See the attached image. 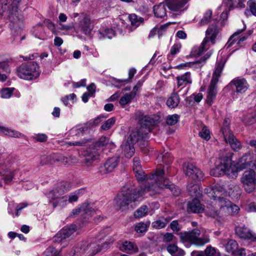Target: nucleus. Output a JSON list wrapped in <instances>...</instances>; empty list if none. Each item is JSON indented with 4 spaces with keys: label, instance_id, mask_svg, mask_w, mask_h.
Masks as SVG:
<instances>
[{
    "label": "nucleus",
    "instance_id": "obj_50",
    "mask_svg": "<svg viewBox=\"0 0 256 256\" xmlns=\"http://www.w3.org/2000/svg\"><path fill=\"white\" fill-rule=\"evenodd\" d=\"M58 160L60 162L64 164H71L72 163L76 162V158L74 156H70L66 157L64 156H60Z\"/></svg>",
    "mask_w": 256,
    "mask_h": 256
},
{
    "label": "nucleus",
    "instance_id": "obj_10",
    "mask_svg": "<svg viewBox=\"0 0 256 256\" xmlns=\"http://www.w3.org/2000/svg\"><path fill=\"white\" fill-rule=\"evenodd\" d=\"M200 231L198 228H194L190 232H181L180 238L182 242H188L198 246H202L210 241L208 235L204 234L200 237Z\"/></svg>",
    "mask_w": 256,
    "mask_h": 256
},
{
    "label": "nucleus",
    "instance_id": "obj_51",
    "mask_svg": "<svg viewBox=\"0 0 256 256\" xmlns=\"http://www.w3.org/2000/svg\"><path fill=\"white\" fill-rule=\"evenodd\" d=\"M104 117L102 116H99L96 118L90 120L89 122L85 124L88 126V130L90 128L98 126L102 121Z\"/></svg>",
    "mask_w": 256,
    "mask_h": 256
},
{
    "label": "nucleus",
    "instance_id": "obj_14",
    "mask_svg": "<svg viewBox=\"0 0 256 256\" xmlns=\"http://www.w3.org/2000/svg\"><path fill=\"white\" fill-rule=\"evenodd\" d=\"M241 180L247 192L250 193L252 192L254 189V184H256V172L253 170L245 171Z\"/></svg>",
    "mask_w": 256,
    "mask_h": 256
},
{
    "label": "nucleus",
    "instance_id": "obj_27",
    "mask_svg": "<svg viewBox=\"0 0 256 256\" xmlns=\"http://www.w3.org/2000/svg\"><path fill=\"white\" fill-rule=\"evenodd\" d=\"M212 52L211 51L208 52L200 60H196L194 62H187L185 64H180L178 66V68H183L184 66L192 67L194 65L196 64L197 67H202L205 63L206 60L208 58L211 56Z\"/></svg>",
    "mask_w": 256,
    "mask_h": 256
},
{
    "label": "nucleus",
    "instance_id": "obj_58",
    "mask_svg": "<svg viewBox=\"0 0 256 256\" xmlns=\"http://www.w3.org/2000/svg\"><path fill=\"white\" fill-rule=\"evenodd\" d=\"M212 15V12L210 10H207L204 14L203 18L200 21V24L202 26L207 24L210 20Z\"/></svg>",
    "mask_w": 256,
    "mask_h": 256
},
{
    "label": "nucleus",
    "instance_id": "obj_8",
    "mask_svg": "<svg viewBox=\"0 0 256 256\" xmlns=\"http://www.w3.org/2000/svg\"><path fill=\"white\" fill-rule=\"evenodd\" d=\"M238 187L234 184L226 183L217 184L212 188H206L205 193L208 194L210 198H216V193L224 196L228 195L232 197H238L239 194Z\"/></svg>",
    "mask_w": 256,
    "mask_h": 256
},
{
    "label": "nucleus",
    "instance_id": "obj_38",
    "mask_svg": "<svg viewBox=\"0 0 256 256\" xmlns=\"http://www.w3.org/2000/svg\"><path fill=\"white\" fill-rule=\"evenodd\" d=\"M180 97L176 93H173L166 101V105L171 108H176L180 102Z\"/></svg>",
    "mask_w": 256,
    "mask_h": 256
},
{
    "label": "nucleus",
    "instance_id": "obj_62",
    "mask_svg": "<svg viewBox=\"0 0 256 256\" xmlns=\"http://www.w3.org/2000/svg\"><path fill=\"white\" fill-rule=\"evenodd\" d=\"M34 138L38 142H44L47 140L48 136L44 134H34Z\"/></svg>",
    "mask_w": 256,
    "mask_h": 256
},
{
    "label": "nucleus",
    "instance_id": "obj_33",
    "mask_svg": "<svg viewBox=\"0 0 256 256\" xmlns=\"http://www.w3.org/2000/svg\"><path fill=\"white\" fill-rule=\"evenodd\" d=\"M171 218L170 217H160L156 220L152 222V226L156 229H161L164 228L169 222Z\"/></svg>",
    "mask_w": 256,
    "mask_h": 256
},
{
    "label": "nucleus",
    "instance_id": "obj_15",
    "mask_svg": "<svg viewBox=\"0 0 256 256\" xmlns=\"http://www.w3.org/2000/svg\"><path fill=\"white\" fill-rule=\"evenodd\" d=\"M182 168L184 172L190 178L194 180H200L203 179V172L192 164L185 162Z\"/></svg>",
    "mask_w": 256,
    "mask_h": 256
},
{
    "label": "nucleus",
    "instance_id": "obj_42",
    "mask_svg": "<svg viewBox=\"0 0 256 256\" xmlns=\"http://www.w3.org/2000/svg\"><path fill=\"white\" fill-rule=\"evenodd\" d=\"M68 204L66 196H60L56 200L52 201V205L54 208L58 207L62 208Z\"/></svg>",
    "mask_w": 256,
    "mask_h": 256
},
{
    "label": "nucleus",
    "instance_id": "obj_57",
    "mask_svg": "<svg viewBox=\"0 0 256 256\" xmlns=\"http://www.w3.org/2000/svg\"><path fill=\"white\" fill-rule=\"evenodd\" d=\"M116 122V118H111L105 122L101 126L102 130H106L110 129Z\"/></svg>",
    "mask_w": 256,
    "mask_h": 256
},
{
    "label": "nucleus",
    "instance_id": "obj_41",
    "mask_svg": "<svg viewBox=\"0 0 256 256\" xmlns=\"http://www.w3.org/2000/svg\"><path fill=\"white\" fill-rule=\"evenodd\" d=\"M168 26V24H166L154 27L150 32L149 36H152L156 34H158V37L160 38L166 32Z\"/></svg>",
    "mask_w": 256,
    "mask_h": 256
},
{
    "label": "nucleus",
    "instance_id": "obj_44",
    "mask_svg": "<svg viewBox=\"0 0 256 256\" xmlns=\"http://www.w3.org/2000/svg\"><path fill=\"white\" fill-rule=\"evenodd\" d=\"M215 195L216 198H212L214 199V200L215 202V204H217L219 206L220 210L224 212L225 211V209L224 208H225V206H226V204L224 202H221L222 201H228V200H226V198H221L220 196L222 194H218V193H216Z\"/></svg>",
    "mask_w": 256,
    "mask_h": 256
},
{
    "label": "nucleus",
    "instance_id": "obj_47",
    "mask_svg": "<svg viewBox=\"0 0 256 256\" xmlns=\"http://www.w3.org/2000/svg\"><path fill=\"white\" fill-rule=\"evenodd\" d=\"M148 208L146 206H142L136 210L134 213L136 218H140L146 216L148 214Z\"/></svg>",
    "mask_w": 256,
    "mask_h": 256
},
{
    "label": "nucleus",
    "instance_id": "obj_32",
    "mask_svg": "<svg viewBox=\"0 0 256 256\" xmlns=\"http://www.w3.org/2000/svg\"><path fill=\"white\" fill-rule=\"evenodd\" d=\"M10 72V66L7 62H0V81L4 82L8 78V74Z\"/></svg>",
    "mask_w": 256,
    "mask_h": 256
},
{
    "label": "nucleus",
    "instance_id": "obj_3",
    "mask_svg": "<svg viewBox=\"0 0 256 256\" xmlns=\"http://www.w3.org/2000/svg\"><path fill=\"white\" fill-rule=\"evenodd\" d=\"M251 162V156L249 154L243 155L236 164H233L231 158L224 156L216 162L215 167L210 170V174L214 176L226 175L230 178H236L238 172L250 166Z\"/></svg>",
    "mask_w": 256,
    "mask_h": 256
},
{
    "label": "nucleus",
    "instance_id": "obj_24",
    "mask_svg": "<svg viewBox=\"0 0 256 256\" xmlns=\"http://www.w3.org/2000/svg\"><path fill=\"white\" fill-rule=\"evenodd\" d=\"M98 211L90 204L84 202L80 208L74 210L72 213L74 214H78L80 212H84L88 216H93L94 214H97Z\"/></svg>",
    "mask_w": 256,
    "mask_h": 256
},
{
    "label": "nucleus",
    "instance_id": "obj_36",
    "mask_svg": "<svg viewBox=\"0 0 256 256\" xmlns=\"http://www.w3.org/2000/svg\"><path fill=\"white\" fill-rule=\"evenodd\" d=\"M115 34L114 32L112 29L106 28L105 30H100L98 32V37L100 40L104 38H112Z\"/></svg>",
    "mask_w": 256,
    "mask_h": 256
},
{
    "label": "nucleus",
    "instance_id": "obj_64",
    "mask_svg": "<svg viewBox=\"0 0 256 256\" xmlns=\"http://www.w3.org/2000/svg\"><path fill=\"white\" fill-rule=\"evenodd\" d=\"M113 85L116 88H120L124 85L127 82V80H118L116 78H113Z\"/></svg>",
    "mask_w": 256,
    "mask_h": 256
},
{
    "label": "nucleus",
    "instance_id": "obj_37",
    "mask_svg": "<svg viewBox=\"0 0 256 256\" xmlns=\"http://www.w3.org/2000/svg\"><path fill=\"white\" fill-rule=\"evenodd\" d=\"M0 132L10 137L20 138L22 136V134L18 132L10 129L7 127L3 126L0 124Z\"/></svg>",
    "mask_w": 256,
    "mask_h": 256
},
{
    "label": "nucleus",
    "instance_id": "obj_61",
    "mask_svg": "<svg viewBox=\"0 0 256 256\" xmlns=\"http://www.w3.org/2000/svg\"><path fill=\"white\" fill-rule=\"evenodd\" d=\"M109 139L106 136L101 137L96 142V146L98 147L103 146L108 144Z\"/></svg>",
    "mask_w": 256,
    "mask_h": 256
},
{
    "label": "nucleus",
    "instance_id": "obj_23",
    "mask_svg": "<svg viewBox=\"0 0 256 256\" xmlns=\"http://www.w3.org/2000/svg\"><path fill=\"white\" fill-rule=\"evenodd\" d=\"M79 26L81 30L86 35L90 34L94 28L92 22L87 15H84L80 21Z\"/></svg>",
    "mask_w": 256,
    "mask_h": 256
},
{
    "label": "nucleus",
    "instance_id": "obj_28",
    "mask_svg": "<svg viewBox=\"0 0 256 256\" xmlns=\"http://www.w3.org/2000/svg\"><path fill=\"white\" fill-rule=\"evenodd\" d=\"M237 0H225L219 8L220 9H224V11L221 14V18L225 20L228 17V12L232 8L235 2Z\"/></svg>",
    "mask_w": 256,
    "mask_h": 256
},
{
    "label": "nucleus",
    "instance_id": "obj_26",
    "mask_svg": "<svg viewBox=\"0 0 256 256\" xmlns=\"http://www.w3.org/2000/svg\"><path fill=\"white\" fill-rule=\"evenodd\" d=\"M178 87H185L187 84L192 83L191 74L186 72L184 74L178 76L176 78Z\"/></svg>",
    "mask_w": 256,
    "mask_h": 256
},
{
    "label": "nucleus",
    "instance_id": "obj_17",
    "mask_svg": "<svg viewBox=\"0 0 256 256\" xmlns=\"http://www.w3.org/2000/svg\"><path fill=\"white\" fill-rule=\"evenodd\" d=\"M222 134L226 142L230 144L234 150L238 152L242 148L240 142L236 138L231 130L228 129L223 130Z\"/></svg>",
    "mask_w": 256,
    "mask_h": 256
},
{
    "label": "nucleus",
    "instance_id": "obj_7",
    "mask_svg": "<svg viewBox=\"0 0 256 256\" xmlns=\"http://www.w3.org/2000/svg\"><path fill=\"white\" fill-rule=\"evenodd\" d=\"M190 194L196 198L188 204V211L194 213H200L204 210V206L198 200L202 196V190L198 184L190 183L187 186Z\"/></svg>",
    "mask_w": 256,
    "mask_h": 256
},
{
    "label": "nucleus",
    "instance_id": "obj_53",
    "mask_svg": "<svg viewBox=\"0 0 256 256\" xmlns=\"http://www.w3.org/2000/svg\"><path fill=\"white\" fill-rule=\"evenodd\" d=\"M198 134L200 138L206 140H208L210 138V131L206 126H202L201 130L199 132Z\"/></svg>",
    "mask_w": 256,
    "mask_h": 256
},
{
    "label": "nucleus",
    "instance_id": "obj_59",
    "mask_svg": "<svg viewBox=\"0 0 256 256\" xmlns=\"http://www.w3.org/2000/svg\"><path fill=\"white\" fill-rule=\"evenodd\" d=\"M45 256H60L59 252L53 246L48 248L44 252Z\"/></svg>",
    "mask_w": 256,
    "mask_h": 256
},
{
    "label": "nucleus",
    "instance_id": "obj_2",
    "mask_svg": "<svg viewBox=\"0 0 256 256\" xmlns=\"http://www.w3.org/2000/svg\"><path fill=\"white\" fill-rule=\"evenodd\" d=\"M138 120L140 128L132 131L128 140L121 146L122 153L127 158H131L134 153V144L141 140L145 141L147 139L151 131V126L158 123L159 118L142 116Z\"/></svg>",
    "mask_w": 256,
    "mask_h": 256
},
{
    "label": "nucleus",
    "instance_id": "obj_20",
    "mask_svg": "<svg viewBox=\"0 0 256 256\" xmlns=\"http://www.w3.org/2000/svg\"><path fill=\"white\" fill-rule=\"evenodd\" d=\"M83 162L87 166L92 165V164L98 160L100 158L98 152L95 150L88 149L84 154Z\"/></svg>",
    "mask_w": 256,
    "mask_h": 256
},
{
    "label": "nucleus",
    "instance_id": "obj_34",
    "mask_svg": "<svg viewBox=\"0 0 256 256\" xmlns=\"http://www.w3.org/2000/svg\"><path fill=\"white\" fill-rule=\"evenodd\" d=\"M167 251L172 256H184V252L175 244H170L166 247Z\"/></svg>",
    "mask_w": 256,
    "mask_h": 256
},
{
    "label": "nucleus",
    "instance_id": "obj_19",
    "mask_svg": "<svg viewBox=\"0 0 256 256\" xmlns=\"http://www.w3.org/2000/svg\"><path fill=\"white\" fill-rule=\"evenodd\" d=\"M119 162L118 156L112 157L108 159L103 166L100 167L98 172L102 174L111 172L118 166Z\"/></svg>",
    "mask_w": 256,
    "mask_h": 256
},
{
    "label": "nucleus",
    "instance_id": "obj_39",
    "mask_svg": "<svg viewBox=\"0 0 256 256\" xmlns=\"http://www.w3.org/2000/svg\"><path fill=\"white\" fill-rule=\"evenodd\" d=\"M136 94V92H132L130 93L125 94L120 98V104L122 106H124L130 103L135 97Z\"/></svg>",
    "mask_w": 256,
    "mask_h": 256
},
{
    "label": "nucleus",
    "instance_id": "obj_1",
    "mask_svg": "<svg viewBox=\"0 0 256 256\" xmlns=\"http://www.w3.org/2000/svg\"><path fill=\"white\" fill-rule=\"evenodd\" d=\"M162 169H157L154 174L145 175L142 168L140 160L138 158H134L133 160V170L136 177L138 182H143L144 188L140 190H136L132 186L126 184L122 188L121 193L119 194L115 199L116 206L122 211L132 210L136 206L134 202L138 200L144 194L147 192L144 190L148 186L154 182L155 176L157 172Z\"/></svg>",
    "mask_w": 256,
    "mask_h": 256
},
{
    "label": "nucleus",
    "instance_id": "obj_52",
    "mask_svg": "<svg viewBox=\"0 0 256 256\" xmlns=\"http://www.w3.org/2000/svg\"><path fill=\"white\" fill-rule=\"evenodd\" d=\"M82 192V190H78L69 195L66 196L68 203H72L78 200L80 192Z\"/></svg>",
    "mask_w": 256,
    "mask_h": 256
},
{
    "label": "nucleus",
    "instance_id": "obj_31",
    "mask_svg": "<svg viewBox=\"0 0 256 256\" xmlns=\"http://www.w3.org/2000/svg\"><path fill=\"white\" fill-rule=\"evenodd\" d=\"M88 126L84 124V126H78L71 129L70 133L72 136L76 138L81 137L88 131Z\"/></svg>",
    "mask_w": 256,
    "mask_h": 256
},
{
    "label": "nucleus",
    "instance_id": "obj_18",
    "mask_svg": "<svg viewBox=\"0 0 256 256\" xmlns=\"http://www.w3.org/2000/svg\"><path fill=\"white\" fill-rule=\"evenodd\" d=\"M100 250L99 244L94 243H88L86 242H83L80 248H76V252L87 254L90 256H92L97 253Z\"/></svg>",
    "mask_w": 256,
    "mask_h": 256
},
{
    "label": "nucleus",
    "instance_id": "obj_29",
    "mask_svg": "<svg viewBox=\"0 0 256 256\" xmlns=\"http://www.w3.org/2000/svg\"><path fill=\"white\" fill-rule=\"evenodd\" d=\"M16 170L6 168L0 172V174L6 184L10 183L14 178Z\"/></svg>",
    "mask_w": 256,
    "mask_h": 256
},
{
    "label": "nucleus",
    "instance_id": "obj_11",
    "mask_svg": "<svg viewBox=\"0 0 256 256\" xmlns=\"http://www.w3.org/2000/svg\"><path fill=\"white\" fill-rule=\"evenodd\" d=\"M16 73L20 78L32 80L37 78L40 71L37 64L32 62L19 66L16 70Z\"/></svg>",
    "mask_w": 256,
    "mask_h": 256
},
{
    "label": "nucleus",
    "instance_id": "obj_16",
    "mask_svg": "<svg viewBox=\"0 0 256 256\" xmlns=\"http://www.w3.org/2000/svg\"><path fill=\"white\" fill-rule=\"evenodd\" d=\"M246 28V25H244L243 28L237 30L229 38L228 42L225 46L227 48L232 46L236 42L238 46H240L243 42L246 40L248 37L252 34L253 31L249 30L246 34L245 35H242L240 36V34L244 31Z\"/></svg>",
    "mask_w": 256,
    "mask_h": 256
},
{
    "label": "nucleus",
    "instance_id": "obj_9",
    "mask_svg": "<svg viewBox=\"0 0 256 256\" xmlns=\"http://www.w3.org/2000/svg\"><path fill=\"white\" fill-rule=\"evenodd\" d=\"M219 29L217 26H211L206 32V36L200 46H196L192 50V54L194 56H198L206 52L209 48L210 42L213 44L215 42V39L218 36Z\"/></svg>",
    "mask_w": 256,
    "mask_h": 256
},
{
    "label": "nucleus",
    "instance_id": "obj_13",
    "mask_svg": "<svg viewBox=\"0 0 256 256\" xmlns=\"http://www.w3.org/2000/svg\"><path fill=\"white\" fill-rule=\"evenodd\" d=\"M76 230V226L72 225L66 226L61 230L53 238V242L56 244H60L64 246L66 244V239L70 237Z\"/></svg>",
    "mask_w": 256,
    "mask_h": 256
},
{
    "label": "nucleus",
    "instance_id": "obj_46",
    "mask_svg": "<svg viewBox=\"0 0 256 256\" xmlns=\"http://www.w3.org/2000/svg\"><path fill=\"white\" fill-rule=\"evenodd\" d=\"M182 45L180 43L174 44L171 48L170 54L168 57V60H172L173 57L180 51Z\"/></svg>",
    "mask_w": 256,
    "mask_h": 256
},
{
    "label": "nucleus",
    "instance_id": "obj_4",
    "mask_svg": "<svg viewBox=\"0 0 256 256\" xmlns=\"http://www.w3.org/2000/svg\"><path fill=\"white\" fill-rule=\"evenodd\" d=\"M164 170L162 169L158 170L156 175L152 176L153 178H156V180L152 186H148L144 190H146L148 192L150 193V195L152 196L158 193L160 188H168L174 196H178L180 193V189L166 178L164 176Z\"/></svg>",
    "mask_w": 256,
    "mask_h": 256
},
{
    "label": "nucleus",
    "instance_id": "obj_63",
    "mask_svg": "<svg viewBox=\"0 0 256 256\" xmlns=\"http://www.w3.org/2000/svg\"><path fill=\"white\" fill-rule=\"evenodd\" d=\"M250 12L256 16V2L254 0H250L248 2Z\"/></svg>",
    "mask_w": 256,
    "mask_h": 256
},
{
    "label": "nucleus",
    "instance_id": "obj_22",
    "mask_svg": "<svg viewBox=\"0 0 256 256\" xmlns=\"http://www.w3.org/2000/svg\"><path fill=\"white\" fill-rule=\"evenodd\" d=\"M68 185L66 183L61 184L58 188L50 192L48 194V198L50 202L52 204V201L56 200L68 190L66 188V186Z\"/></svg>",
    "mask_w": 256,
    "mask_h": 256
},
{
    "label": "nucleus",
    "instance_id": "obj_6",
    "mask_svg": "<svg viewBox=\"0 0 256 256\" xmlns=\"http://www.w3.org/2000/svg\"><path fill=\"white\" fill-rule=\"evenodd\" d=\"M224 64L222 62L217 64L210 84L208 87L205 101L206 104L208 106H212L216 98L218 92V82Z\"/></svg>",
    "mask_w": 256,
    "mask_h": 256
},
{
    "label": "nucleus",
    "instance_id": "obj_12",
    "mask_svg": "<svg viewBox=\"0 0 256 256\" xmlns=\"http://www.w3.org/2000/svg\"><path fill=\"white\" fill-rule=\"evenodd\" d=\"M2 3L8 6L9 9V18L10 21L14 24V26L19 25L20 18L18 14V5L22 0H0Z\"/></svg>",
    "mask_w": 256,
    "mask_h": 256
},
{
    "label": "nucleus",
    "instance_id": "obj_5",
    "mask_svg": "<svg viewBox=\"0 0 256 256\" xmlns=\"http://www.w3.org/2000/svg\"><path fill=\"white\" fill-rule=\"evenodd\" d=\"M190 0H166L167 4L162 2L154 6V15L160 18L166 17L167 8L176 12H182L187 9L186 6Z\"/></svg>",
    "mask_w": 256,
    "mask_h": 256
},
{
    "label": "nucleus",
    "instance_id": "obj_60",
    "mask_svg": "<svg viewBox=\"0 0 256 256\" xmlns=\"http://www.w3.org/2000/svg\"><path fill=\"white\" fill-rule=\"evenodd\" d=\"M54 158V156H42L41 158L40 164L42 165L52 164L54 163V162L52 160V159Z\"/></svg>",
    "mask_w": 256,
    "mask_h": 256
},
{
    "label": "nucleus",
    "instance_id": "obj_25",
    "mask_svg": "<svg viewBox=\"0 0 256 256\" xmlns=\"http://www.w3.org/2000/svg\"><path fill=\"white\" fill-rule=\"evenodd\" d=\"M230 84L234 86L236 92L237 93L244 92L248 87L246 81L244 78H234L231 82Z\"/></svg>",
    "mask_w": 256,
    "mask_h": 256
},
{
    "label": "nucleus",
    "instance_id": "obj_30",
    "mask_svg": "<svg viewBox=\"0 0 256 256\" xmlns=\"http://www.w3.org/2000/svg\"><path fill=\"white\" fill-rule=\"evenodd\" d=\"M120 250L129 254H134L138 251V248L133 242L128 241L124 242L120 246Z\"/></svg>",
    "mask_w": 256,
    "mask_h": 256
},
{
    "label": "nucleus",
    "instance_id": "obj_48",
    "mask_svg": "<svg viewBox=\"0 0 256 256\" xmlns=\"http://www.w3.org/2000/svg\"><path fill=\"white\" fill-rule=\"evenodd\" d=\"M129 20L132 26L134 27L138 26L143 22L142 18L139 17L135 14H131L128 16Z\"/></svg>",
    "mask_w": 256,
    "mask_h": 256
},
{
    "label": "nucleus",
    "instance_id": "obj_49",
    "mask_svg": "<svg viewBox=\"0 0 256 256\" xmlns=\"http://www.w3.org/2000/svg\"><path fill=\"white\" fill-rule=\"evenodd\" d=\"M205 256H220L219 252L211 246H208L204 251Z\"/></svg>",
    "mask_w": 256,
    "mask_h": 256
},
{
    "label": "nucleus",
    "instance_id": "obj_21",
    "mask_svg": "<svg viewBox=\"0 0 256 256\" xmlns=\"http://www.w3.org/2000/svg\"><path fill=\"white\" fill-rule=\"evenodd\" d=\"M236 234L241 238L248 240L251 241L256 240V235L245 226H237L236 228Z\"/></svg>",
    "mask_w": 256,
    "mask_h": 256
},
{
    "label": "nucleus",
    "instance_id": "obj_55",
    "mask_svg": "<svg viewBox=\"0 0 256 256\" xmlns=\"http://www.w3.org/2000/svg\"><path fill=\"white\" fill-rule=\"evenodd\" d=\"M180 116L177 114L168 115L166 118V122L168 125L173 126L176 124L178 121Z\"/></svg>",
    "mask_w": 256,
    "mask_h": 256
},
{
    "label": "nucleus",
    "instance_id": "obj_35",
    "mask_svg": "<svg viewBox=\"0 0 256 256\" xmlns=\"http://www.w3.org/2000/svg\"><path fill=\"white\" fill-rule=\"evenodd\" d=\"M221 202H224L226 204V208H224L226 210L224 213L228 214H234L238 213L240 210V208L236 204H232L230 201H222Z\"/></svg>",
    "mask_w": 256,
    "mask_h": 256
},
{
    "label": "nucleus",
    "instance_id": "obj_56",
    "mask_svg": "<svg viewBox=\"0 0 256 256\" xmlns=\"http://www.w3.org/2000/svg\"><path fill=\"white\" fill-rule=\"evenodd\" d=\"M244 120L248 124L256 122V112L244 116Z\"/></svg>",
    "mask_w": 256,
    "mask_h": 256
},
{
    "label": "nucleus",
    "instance_id": "obj_43",
    "mask_svg": "<svg viewBox=\"0 0 256 256\" xmlns=\"http://www.w3.org/2000/svg\"><path fill=\"white\" fill-rule=\"evenodd\" d=\"M238 248V243L233 240H229L225 246L226 251L232 254L236 252Z\"/></svg>",
    "mask_w": 256,
    "mask_h": 256
},
{
    "label": "nucleus",
    "instance_id": "obj_54",
    "mask_svg": "<svg viewBox=\"0 0 256 256\" xmlns=\"http://www.w3.org/2000/svg\"><path fill=\"white\" fill-rule=\"evenodd\" d=\"M14 88H2L0 91V96L2 98H9L11 97Z\"/></svg>",
    "mask_w": 256,
    "mask_h": 256
},
{
    "label": "nucleus",
    "instance_id": "obj_40",
    "mask_svg": "<svg viewBox=\"0 0 256 256\" xmlns=\"http://www.w3.org/2000/svg\"><path fill=\"white\" fill-rule=\"evenodd\" d=\"M157 160L160 164H162V162L166 164H168L172 162V158L168 152H163L158 156Z\"/></svg>",
    "mask_w": 256,
    "mask_h": 256
},
{
    "label": "nucleus",
    "instance_id": "obj_45",
    "mask_svg": "<svg viewBox=\"0 0 256 256\" xmlns=\"http://www.w3.org/2000/svg\"><path fill=\"white\" fill-rule=\"evenodd\" d=\"M150 224V222L147 223H144L143 222L138 223L135 225L134 230L137 234H142L147 231Z\"/></svg>",
    "mask_w": 256,
    "mask_h": 256
}]
</instances>
